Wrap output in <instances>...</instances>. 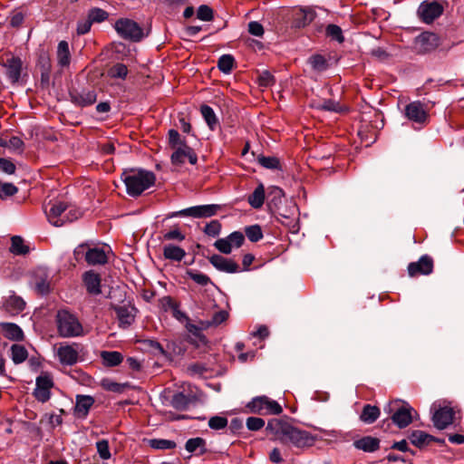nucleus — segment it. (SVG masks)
Returning <instances> with one entry per match:
<instances>
[{"label":"nucleus","instance_id":"obj_1","mask_svg":"<svg viewBox=\"0 0 464 464\" xmlns=\"http://www.w3.org/2000/svg\"><path fill=\"white\" fill-rule=\"evenodd\" d=\"M266 430L275 435L276 440L282 443H291L296 448H307L314 445L315 439L308 431L292 426L290 423L272 419L268 421Z\"/></svg>","mask_w":464,"mask_h":464},{"label":"nucleus","instance_id":"obj_2","mask_svg":"<svg viewBox=\"0 0 464 464\" xmlns=\"http://www.w3.org/2000/svg\"><path fill=\"white\" fill-rule=\"evenodd\" d=\"M121 179L126 186L127 193L131 197L141 195L156 181V176L152 171L142 169L124 170Z\"/></svg>","mask_w":464,"mask_h":464},{"label":"nucleus","instance_id":"obj_3","mask_svg":"<svg viewBox=\"0 0 464 464\" xmlns=\"http://www.w3.org/2000/svg\"><path fill=\"white\" fill-rule=\"evenodd\" d=\"M108 298L111 299V307L115 311L119 324L122 328L129 327L135 320L136 309L130 305H119L117 303H121L125 298V293L120 288H111L109 292Z\"/></svg>","mask_w":464,"mask_h":464},{"label":"nucleus","instance_id":"obj_4","mask_svg":"<svg viewBox=\"0 0 464 464\" xmlns=\"http://www.w3.org/2000/svg\"><path fill=\"white\" fill-rule=\"evenodd\" d=\"M57 331L63 338L83 335V327L78 317L68 310H59L56 314Z\"/></svg>","mask_w":464,"mask_h":464},{"label":"nucleus","instance_id":"obj_5","mask_svg":"<svg viewBox=\"0 0 464 464\" xmlns=\"http://www.w3.org/2000/svg\"><path fill=\"white\" fill-rule=\"evenodd\" d=\"M48 206L49 208H46L45 209L47 218L49 222L55 227H61L67 221L72 222L80 216V212L77 210H71L69 213L65 214L64 212L68 205L63 201H51Z\"/></svg>","mask_w":464,"mask_h":464},{"label":"nucleus","instance_id":"obj_6","mask_svg":"<svg viewBox=\"0 0 464 464\" xmlns=\"http://www.w3.org/2000/svg\"><path fill=\"white\" fill-rule=\"evenodd\" d=\"M384 411L391 414L392 422L400 429L409 426L413 420V413L417 414L411 405L401 404L399 401L389 403Z\"/></svg>","mask_w":464,"mask_h":464},{"label":"nucleus","instance_id":"obj_7","mask_svg":"<svg viewBox=\"0 0 464 464\" xmlns=\"http://www.w3.org/2000/svg\"><path fill=\"white\" fill-rule=\"evenodd\" d=\"M249 412L259 415H278L283 411L282 406L266 395L253 398L247 404Z\"/></svg>","mask_w":464,"mask_h":464},{"label":"nucleus","instance_id":"obj_8","mask_svg":"<svg viewBox=\"0 0 464 464\" xmlns=\"http://www.w3.org/2000/svg\"><path fill=\"white\" fill-rule=\"evenodd\" d=\"M114 28L120 36L125 40L139 42L143 38V30L133 20L121 18L116 21Z\"/></svg>","mask_w":464,"mask_h":464},{"label":"nucleus","instance_id":"obj_9","mask_svg":"<svg viewBox=\"0 0 464 464\" xmlns=\"http://www.w3.org/2000/svg\"><path fill=\"white\" fill-rule=\"evenodd\" d=\"M220 209L221 206L218 204L198 205L173 212L169 218L191 217L194 218H208L217 215Z\"/></svg>","mask_w":464,"mask_h":464},{"label":"nucleus","instance_id":"obj_10","mask_svg":"<svg viewBox=\"0 0 464 464\" xmlns=\"http://www.w3.org/2000/svg\"><path fill=\"white\" fill-rule=\"evenodd\" d=\"M0 64L5 69V75L12 84L20 81L23 71V61L18 56L6 54L0 59Z\"/></svg>","mask_w":464,"mask_h":464},{"label":"nucleus","instance_id":"obj_11","mask_svg":"<svg viewBox=\"0 0 464 464\" xmlns=\"http://www.w3.org/2000/svg\"><path fill=\"white\" fill-rule=\"evenodd\" d=\"M440 45V39L436 34L424 32L418 35L413 43L417 53L425 54L434 51Z\"/></svg>","mask_w":464,"mask_h":464},{"label":"nucleus","instance_id":"obj_12","mask_svg":"<svg viewBox=\"0 0 464 464\" xmlns=\"http://www.w3.org/2000/svg\"><path fill=\"white\" fill-rule=\"evenodd\" d=\"M53 387V381L51 375L44 372L36 378L34 398L40 402H46L51 398V389Z\"/></svg>","mask_w":464,"mask_h":464},{"label":"nucleus","instance_id":"obj_13","mask_svg":"<svg viewBox=\"0 0 464 464\" xmlns=\"http://www.w3.org/2000/svg\"><path fill=\"white\" fill-rule=\"evenodd\" d=\"M443 13V6L438 2H422L418 8V15L420 19L426 23L431 24L435 19L440 17Z\"/></svg>","mask_w":464,"mask_h":464},{"label":"nucleus","instance_id":"obj_14","mask_svg":"<svg viewBox=\"0 0 464 464\" xmlns=\"http://www.w3.org/2000/svg\"><path fill=\"white\" fill-rule=\"evenodd\" d=\"M404 115L412 123L420 125L426 124L429 117L424 105L419 101L407 104L404 109Z\"/></svg>","mask_w":464,"mask_h":464},{"label":"nucleus","instance_id":"obj_15","mask_svg":"<svg viewBox=\"0 0 464 464\" xmlns=\"http://www.w3.org/2000/svg\"><path fill=\"white\" fill-rule=\"evenodd\" d=\"M276 218L283 226L287 227L292 233L298 232V216L296 214V207L295 205H293L291 208L286 210H283L281 208H278Z\"/></svg>","mask_w":464,"mask_h":464},{"label":"nucleus","instance_id":"obj_16","mask_svg":"<svg viewBox=\"0 0 464 464\" xmlns=\"http://www.w3.org/2000/svg\"><path fill=\"white\" fill-rule=\"evenodd\" d=\"M433 271V259L428 256L423 255L417 262H411L408 266V274L410 276L414 277L420 275L428 276Z\"/></svg>","mask_w":464,"mask_h":464},{"label":"nucleus","instance_id":"obj_17","mask_svg":"<svg viewBox=\"0 0 464 464\" xmlns=\"http://www.w3.org/2000/svg\"><path fill=\"white\" fill-rule=\"evenodd\" d=\"M208 260L210 264L220 272L235 274L241 271L239 265L231 258L220 255H213Z\"/></svg>","mask_w":464,"mask_h":464},{"label":"nucleus","instance_id":"obj_18","mask_svg":"<svg viewBox=\"0 0 464 464\" xmlns=\"http://www.w3.org/2000/svg\"><path fill=\"white\" fill-rule=\"evenodd\" d=\"M79 345L72 344H61L57 349V356L59 361L63 365H73L79 359Z\"/></svg>","mask_w":464,"mask_h":464},{"label":"nucleus","instance_id":"obj_19","mask_svg":"<svg viewBox=\"0 0 464 464\" xmlns=\"http://www.w3.org/2000/svg\"><path fill=\"white\" fill-rule=\"evenodd\" d=\"M455 411L451 407L444 406L437 409L432 416L434 426L439 430H444L453 423Z\"/></svg>","mask_w":464,"mask_h":464},{"label":"nucleus","instance_id":"obj_20","mask_svg":"<svg viewBox=\"0 0 464 464\" xmlns=\"http://www.w3.org/2000/svg\"><path fill=\"white\" fill-rule=\"evenodd\" d=\"M82 282L88 294L98 295L102 293V277L101 275L94 270H89L83 273Z\"/></svg>","mask_w":464,"mask_h":464},{"label":"nucleus","instance_id":"obj_21","mask_svg":"<svg viewBox=\"0 0 464 464\" xmlns=\"http://www.w3.org/2000/svg\"><path fill=\"white\" fill-rule=\"evenodd\" d=\"M186 159L192 165H195L198 161V156L194 150L188 145L178 147L171 155V162L175 165L183 164Z\"/></svg>","mask_w":464,"mask_h":464},{"label":"nucleus","instance_id":"obj_22","mask_svg":"<svg viewBox=\"0 0 464 464\" xmlns=\"http://www.w3.org/2000/svg\"><path fill=\"white\" fill-rule=\"evenodd\" d=\"M71 101L73 104L86 107L93 104L97 100V93L94 90L73 91L70 92Z\"/></svg>","mask_w":464,"mask_h":464},{"label":"nucleus","instance_id":"obj_23","mask_svg":"<svg viewBox=\"0 0 464 464\" xmlns=\"http://www.w3.org/2000/svg\"><path fill=\"white\" fill-rule=\"evenodd\" d=\"M293 24L301 28L309 24L315 17V13L310 8H295L293 10Z\"/></svg>","mask_w":464,"mask_h":464},{"label":"nucleus","instance_id":"obj_24","mask_svg":"<svg viewBox=\"0 0 464 464\" xmlns=\"http://www.w3.org/2000/svg\"><path fill=\"white\" fill-rule=\"evenodd\" d=\"M85 261L90 266L105 265L108 262V257L103 247L87 246Z\"/></svg>","mask_w":464,"mask_h":464},{"label":"nucleus","instance_id":"obj_25","mask_svg":"<svg viewBox=\"0 0 464 464\" xmlns=\"http://www.w3.org/2000/svg\"><path fill=\"white\" fill-rule=\"evenodd\" d=\"M185 450L197 457H200L208 452L207 441L201 437L188 439L185 443Z\"/></svg>","mask_w":464,"mask_h":464},{"label":"nucleus","instance_id":"obj_26","mask_svg":"<svg viewBox=\"0 0 464 464\" xmlns=\"http://www.w3.org/2000/svg\"><path fill=\"white\" fill-rule=\"evenodd\" d=\"M94 403V399L90 395H77L74 407V414L78 418L84 419Z\"/></svg>","mask_w":464,"mask_h":464},{"label":"nucleus","instance_id":"obj_27","mask_svg":"<svg viewBox=\"0 0 464 464\" xmlns=\"http://www.w3.org/2000/svg\"><path fill=\"white\" fill-rule=\"evenodd\" d=\"M353 446L364 452H374L380 448V440L372 436H365L355 440Z\"/></svg>","mask_w":464,"mask_h":464},{"label":"nucleus","instance_id":"obj_28","mask_svg":"<svg viewBox=\"0 0 464 464\" xmlns=\"http://www.w3.org/2000/svg\"><path fill=\"white\" fill-rule=\"evenodd\" d=\"M186 256V251L180 246L167 244L163 246V256L175 262H180Z\"/></svg>","mask_w":464,"mask_h":464},{"label":"nucleus","instance_id":"obj_29","mask_svg":"<svg viewBox=\"0 0 464 464\" xmlns=\"http://www.w3.org/2000/svg\"><path fill=\"white\" fill-rule=\"evenodd\" d=\"M24 301L16 295L9 296L3 304L5 311L11 314H16L24 309Z\"/></svg>","mask_w":464,"mask_h":464},{"label":"nucleus","instance_id":"obj_30","mask_svg":"<svg viewBox=\"0 0 464 464\" xmlns=\"http://www.w3.org/2000/svg\"><path fill=\"white\" fill-rule=\"evenodd\" d=\"M408 438H409L411 443L418 448H422L426 445H429L432 440H435V437L426 433L423 430H413L409 435Z\"/></svg>","mask_w":464,"mask_h":464},{"label":"nucleus","instance_id":"obj_31","mask_svg":"<svg viewBox=\"0 0 464 464\" xmlns=\"http://www.w3.org/2000/svg\"><path fill=\"white\" fill-rule=\"evenodd\" d=\"M0 326L6 338L14 341H22L24 339V333L17 324L13 323H1Z\"/></svg>","mask_w":464,"mask_h":464},{"label":"nucleus","instance_id":"obj_32","mask_svg":"<svg viewBox=\"0 0 464 464\" xmlns=\"http://www.w3.org/2000/svg\"><path fill=\"white\" fill-rule=\"evenodd\" d=\"M57 62L62 67L68 66L71 62V53L69 44L66 41H61L57 46Z\"/></svg>","mask_w":464,"mask_h":464},{"label":"nucleus","instance_id":"obj_33","mask_svg":"<svg viewBox=\"0 0 464 464\" xmlns=\"http://www.w3.org/2000/svg\"><path fill=\"white\" fill-rule=\"evenodd\" d=\"M380 413V409L377 406L366 404L363 406L360 419L364 423L372 424L379 418Z\"/></svg>","mask_w":464,"mask_h":464},{"label":"nucleus","instance_id":"obj_34","mask_svg":"<svg viewBox=\"0 0 464 464\" xmlns=\"http://www.w3.org/2000/svg\"><path fill=\"white\" fill-rule=\"evenodd\" d=\"M265 201V188L259 184L248 197V203L254 208H260Z\"/></svg>","mask_w":464,"mask_h":464},{"label":"nucleus","instance_id":"obj_35","mask_svg":"<svg viewBox=\"0 0 464 464\" xmlns=\"http://www.w3.org/2000/svg\"><path fill=\"white\" fill-rule=\"evenodd\" d=\"M200 112L209 129L214 130L218 125V120L213 109L207 104H203L200 107Z\"/></svg>","mask_w":464,"mask_h":464},{"label":"nucleus","instance_id":"obj_36","mask_svg":"<svg viewBox=\"0 0 464 464\" xmlns=\"http://www.w3.org/2000/svg\"><path fill=\"white\" fill-rule=\"evenodd\" d=\"M101 357L103 361L104 365L109 367H113L119 365L122 360L123 356L121 353L113 351H103L101 353Z\"/></svg>","mask_w":464,"mask_h":464},{"label":"nucleus","instance_id":"obj_37","mask_svg":"<svg viewBox=\"0 0 464 464\" xmlns=\"http://www.w3.org/2000/svg\"><path fill=\"white\" fill-rule=\"evenodd\" d=\"M28 357V352L22 344L11 346V358L15 364L24 362Z\"/></svg>","mask_w":464,"mask_h":464},{"label":"nucleus","instance_id":"obj_38","mask_svg":"<svg viewBox=\"0 0 464 464\" xmlns=\"http://www.w3.org/2000/svg\"><path fill=\"white\" fill-rule=\"evenodd\" d=\"M190 403V399L188 396L185 395L183 392H177L172 396L170 404L173 408L178 411H185L188 409Z\"/></svg>","mask_w":464,"mask_h":464},{"label":"nucleus","instance_id":"obj_39","mask_svg":"<svg viewBox=\"0 0 464 464\" xmlns=\"http://www.w3.org/2000/svg\"><path fill=\"white\" fill-rule=\"evenodd\" d=\"M10 251L14 255H25L29 252V247L24 245V239L19 236H14L11 238Z\"/></svg>","mask_w":464,"mask_h":464},{"label":"nucleus","instance_id":"obj_40","mask_svg":"<svg viewBox=\"0 0 464 464\" xmlns=\"http://www.w3.org/2000/svg\"><path fill=\"white\" fill-rule=\"evenodd\" d=\"M128 68L125 64L118 63L109 69L108 75L111 78L124 80L128 75Z\"/></svg>","mask_w":464,"mask_h":464},{"label":"nucleus","instance_id":"obj_41","mask_svg":"<svg viewBox=\"0 0 464 464\" xmlns=\"http://www.w3.org/2000/svg\"><path fill=\"white\" fill-rule=\"evenodd\" d=\"M148 443L155 450H172L176 448V442L174 440L165 439H151Z\"/></svg>","mask_w":464,"mask_h":464},{"label":"nucleus","instance_id":"obj_42","mask_svg":"<svg viewBox=\"0 0 464 464\" xmlns=\"http://www.w3.org/2000/svg\"><path fill=\"white\" fill-rule=\"evenodd\" d=\"M235 59L231 54H223L218 62V69L224 73H229L234 66Z\"/></svg>","mask_w":464,"mask_h":464},{"label":"nucleus","instance_id":"obj_43","mask_svg":"<svg viewBox=\"0 0 464 464\" xmlns=\"http://www.w3.org/2000/svg\"><path fill=\"white\" fill-rule=\"evenodd\" d=\"M166 302L168 306L172 310L173 317L176 318L178 321L183 323L187 322L189 319L184 312L179 310V304L173 301L171 297H167Z\"/></svg>","mask_w":464,"mask_h":464},{"label":"nucleus","instance_id":"obj_44","mask_svg":"<svg viewBox=\"0 0 464 464\" xmlns=\"http://www.w3.org/2000/svg\"><path fill=\"white\" fill-rule=\"evenodd\" d=\"M87 16L94 24L102 23L107 20L109 17V14L102 8L93 7L88 11Z\"/></svg>","mask_w":464,"mask_h":464},{"label":"nucleus","instance_id":"obj_45","mask_svg":"<svg viewBox=\"0 0 464 464\" xmlns=\"http://www.w3.org/2000/svg\"><path fill=\"white\" fill-rule=\"evenodd\" d=\"M245 233L251 242H257L263 238V231L259 225L246 227Z\"/></svg>","mask_w":464,"mask_h":464},{"label":"nucleus","instance_id":"obj_46","mask_svg":"<svg viewBox=\"0 0 464 464\" xmlns=\"http://www.w3.org/2000/svg\"><path fill=\"white\" fill-rule=\"evenodd\" d=\"M188 276L199 285L205 286L212 284L210 277L196 270H189L187 272Z\"/></svg>","mask_w":464,"mask_h":464},{"label":"nucleus","instance_id":"obj_47","mask_svg":"<svg viewBox=\"0 0 464 464\" xmlns=\"http://www.w3.org/2000/svg\"><path fill=\"white\" fill-rule=\"evenodd\" d=\"M316 108L319 110L334 112H342L343 110V106L338 102L331 99L323 101L316 106Z\"/></svg>","mask_w":464,"mask_h":464},{"label":"nucleus","instance_id":"obj_48","mask_svg":"<svg viewBox=\"0 0 464 464\" xmlns=\"http://www.w3.org/2000/svg\"><path fill=\"white\" fill-rule=\"evenodd\" d=\"M325 34L332 40H335L338 43H343L344 40L341 27L336 24H328L325 29Z\"/></svg>","mask_w":464,"mask_h":464},{"label":"nucleus","instance_id":"obj_49","mask_svg":"<svg viewBox=\"0 0 464 464\" xmlns=\"http://www.w3.org/2000/svg\"><path fill=\"white\" fill-rule=\"evenodd\" d=\"M169 143L172 149H177L178 147H183L184 145H188L185 140L180 138V134L178 130L171 129L169 130Z\"/></svg>","mask_w":464,"mask_h":464},{"label":"nucleus","instance_id":"obj_50","mask_svg":"<svg viewBox=\"0 0 464 464\" xmlns=\"http://www.w3.org/2000/svg\"><path fill=\"white\" fill-rule=\"evenodd\" d=\"M257 162L266 169H276L280 166L279 160L276 157L259 156Z\"/></svg>","mask_w":464,"mask_h":464},{"label":"nucleus","instance_id":"obj_51","mask_svg":"<svg viewBox=\"0 0 464 464\" xmlns=\"http://www.w3.org/2000/svg\"><path fill=\"white\" fill-rule=\"evenodd\" d=\"M221 227H222L221 223L218 220L215 219V220H211L209 223H208L205 226L203 231L208 237H215L220 234Z\"/></svg>","mask_w":464,"mask_h":464},{"label":"nucleus","instance_id":"obj_52","mask_svg":"<svg viewBox=\"0 0 464 464\" xmlns=\"http://www.w3.org/2000/svg\"><path fill=\"white\" fill-rule=\"evenodd\" d=\"M309 63L314 70L318 72L324 71L327 68V62L325 58L320 54L311 56L309 58Z\"/></svg>","mask_w":464,"mask_h":464},{"label":"nucleus","instance_id":"obj_53","mask_svg":"<svg viewBox=\"0 0 464 464\" xmlns=\"http://www.w3.org/2000/svg\"><path fill=\"white\" fill-rule=\"evenodd\" d=\"M97 452L102 459H109L111 457L109 441L101 440L96 442Z\"/></svg>","mask_w":464,"mask_h":464},{"label":"nucleus","instance_id":"obj_54","mask_svg":"<svg viewBox=\"0 0 464 464\" xmlns=\"http://www.w3.org/2000/svg\"><path fill=\"white\" fill-rule=\"evenodd\" d=\"M207 371L206 365L201 362H194L187 367V373L190 376H202Z\"/></svg>","mask_w":464,"mask_h":464},{"label":"nucleus","instance_id":"obj_55","mask_svg":"<svg viewBox=\"0 0 464 464\" xmlns=\"http://www.w3.org/2000/svg\"><path fill=\"white\" fill-rule=\"evenodd\" d=\"M232 247L238 248L245 242V236L240 231H235L226 237Z\"/></svg>","mask_w":464,"mask_h":464},{"label":"nucleus","instance_id":"obj_56","mask_svg":"<svg viewBox=\"0 0 464 464\" xmlns=\"http://www.w3.org/2000/svg\"><path fill=\"white\" fill-rule=\"evenodd\" d=\"M197 17L202 21H211L213 19V9L207 5H201L198 8Z\"/></svg>","mask_w":464,"mask_h":464},{"label":"nucleus","instance_id":"obj_57","mask_svg":"<svg viewBox=\"0 0 464 464\" xmlns=\"http://www.w3.org/2000/svg\"><path fill=\"white\" fill-rule=\"evenodd\" d=\"M227 425V419L222 416L211 417L208 420V426L212 430H222Z\"/></svg>","mask_w":464,"mask_h":464},{"label":"nucleus","instance_id":"obj_58","mask_svg":"<svg viewBox=\"0 0 464 464\" xmlns=\"http://www.w3.org/2000/svg\"><path fill=\"white\" fill-rule=\"evenodd\" d=\"M228 318V313L225 310H220L215 313L207 326H218Z\"/></svg>","mask_w":464,"mask_h":464},{"label":"nucleus","instance_id":"obj_59","mask_svg":"<svg viewBox=\"0 0 464 464\" xmlns=\"http://www.w3.org/2000/svg\"><path fill=\"white\" fill-rule=\"evenodd\" d=\"M214 246L222 254L229 255L233 247L227 237L219 238L214 243Z\"/></svg>","mask_w":464,"mask_h":464},{"label":"nucleus","instance_id":"obj_60","mask_svg":"<svg viewBox=\"0 0 464 464\" xmlns=\"http://www.w3.org/2000/svg\"><path fill=\"white\" fill-rule=\"evenodd\" d=\"M18 191V188L12 183L0 184V198H5L14 196Z\"/></svg>","mask_w":464,"mask_h":464},{"label":"nucleus","instance_id":"obj_61","mask_svg":"<svg viewBox=\"0 0 464 464\" xmlns=\"http://www.w3.org/2000/svg\"><path fill=\"white\" fill-rule=\"evenodd\" d=\"M246 424L250 430H259L265 426V420L258 417H249Z\"/></svg>","mask_w":464,"mask_h":464},{"label":"nucleus","instance_id":"obj_62","mask_svg":"<svg viewBox=\"0 0 464 464\" xmlns=\"http://www.w3.org/2000/svg\"><path fill=\"white\" fill-rule=\"evenodd\" d=\"M92 24L93 23L90 20V18L88 16L79 20L77 23V29H76L77 34H87L88 32H90Z\"/></svg>","mask_w":464,"mask_h":464},{"label":"nucleus","instance_id":"obj_63","mask_svg":"<svg viewBox=\"0 0 464 464\" xmlns=\"http://www.w3.org/2000/svg\"><path fill=\"white\" fill-rule=\"evenodd\" d=\"M163 239L164 240H177V241L181 242L185 239V236L181 233L179 228L176 227L172 230L166 232L163 235Z\"/></svg>","mask_w":464,"mask_h":464},{"label":"nucleus","instance_id":"obj_64","mask_svg":"<svg viewBox=\"0 0 464 464\" xmlns=\"http://www.w3.org/2000/svg\"><path fill=\"white\" fill-rule=\"evenodd\" d=\"M258 82L260 86L267 87L275 82V79L268 71H264L258 76Z\"/></svg>","mask_w":464,"mask_h":464}]
</instances>
